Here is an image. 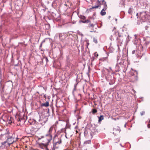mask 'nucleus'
I'll return each instance as SVG.
<instances>
[{"label": "nucleus", "mask_w": 150, "mask_h": 150, "mask_svg": "<svg viewBox=\"0 0 150 150\" xmlns=\"http://www.w3.org/2000/svg\"><path fill=\"white\" fill-rule=\"evenodd\" d=\"M140 21H137V24L140 25L142 22L147 21L150 18V13L146 11L140 12L139 13Z\"/></svg>", "instance_id": "f257e3e1"}, {"label": "nucleus", "mask_w": 150, "mask_h": 150, "mask_svg": "<svg viewBox=\"0 0 150 150\" xmlns=\"http://www.w3.org/2000/svg\"><path fill=\"white\" fill-rule=\"evenodd\" d=\"M114 73H112L110 74L108 69H107L105 74V78L106 81L109 82V84L112 85L114 84L115 82V78L114 76Z\"/></svg>", "instance_id": "f03ea898"}, {"label": "nucleus", "mask_w": 150, "mask_h": 150, "mask_svg": "<svg viewBox=\"0 0 150 150\" xmlns=\"http://www.w3.org/2000/svg\"><path fill=\"white\" fill-rule=\"evenodd\" d=\"M45 138V140L43 141L46 142L45 143H40V147L42 149H45V150H49L47 148V146L52 139V135L50 134H46Z\"/></svg>", "instance_id": "7ed1b4c3"}, {"label": "nucleus", "mask_w": 150, "mask_h": 150, "mask_svg": "<svg viewBox=\"0 0 150 150\" xmlns=\"http://www.w3.org/2000/svg\"><path fill=\"white\" fill-rule=\"evenodd\" d=\"M120 57L117 56V64L116 66V67L118 69H120V70H121L120 68V66H122V67L124 68V69H122V71L123 72H125L127 70V69L126 68V66L123 65V64L124 63V60H122L121 59H120Z\"/></svg>", "instance_id": "20e7f679"}, {"label": "nucleus", "mask_w": 150, "mask_h": 150, "mask_svg": "<svg viewBox=\"0 0 150 150\" xmlns=\"http://www.w3.org/2000/svg\"><path fill=\"white\" fill-rule=\"evenodd\" d=\"M59 36V39L60 41L63 43L65 42L66 36L64 34L62 33H57L56 34V36Z\"/></svg>", "instance_id": "39448f33"}, {"label": "nucleus", "mask_w": 150, "mask_h": 150, "mask_svg": "<svg viewBox=\"0 0 150 150\" xmlns=\"http://www.w3.org/2000/svg\"><path fill=\"white\" fill-rule=\"evenodd\" d=\"M46 121H45L44 120H42L41 119H40L39 120V122H37L35 120L34 121V124H37V125H39L40 124L41 125V126H39V127H41V126H43L46 123Z\"/></svg>", "instance_id": "423d86ee"}, {"label": "nucleus", "mask_w": 150, "mask_h": 150, "mask_svg": "<svg viewBox=\"0 0 150 150\" xmlns=\"http://www.w3.org/2000/svg\"><path fill=\"white\" fill-rule=\"evenodd\" d=\"M14 141V138L12 137H10L7 139V142L8 146L13 144Z\"/></svg>", "instance_id": "0eeeda50"}, {"label": "nucleus", "mask_w": 150, "mask_h": 150, "mask_svg": "<svg viewBox=\"0 0 150 150\" xmlns=\"http://www.w3.org/2000/svg\"><path fill=\"white\" fill-rule=\"evenodd\" d=\"M49 105V103L48 101H46V103H42L41 104V107L45 106L46 107H47Z\"/></svg>", "instance_id": "6e6552de"}, {"label": "nucleus", "mask_w": 150, "mask_h": 150, "mask_svg": "<svg viewBox=\"0 0 150 150\" xmlns=\"http://www.w3.org/2000/svg\"><path fill=\"white\" fill-rule=\"evenodd\" d=\"M90 21L89 20H81L79 21V23H88L89 22H90Z\"/></svg>", "instance_id": "1a4fd4ad"}, {"label": "nucleus", "mask_w": 150, "mask_h": 150, "mask_svg": "<svg viewBox=\"0 0 150 150\" xmlns=\"http://www.w3.org/2000/svg\"><path fill=\"white\" fill-rule=\"evenodd\" d=\"M106 10H105L104 9H103L100 12V13L101 16H104L106 14V12L105 11Z\"/></svg>", "instance_id": "9d476101"}, {"label": "nucleus", "mask_w": 150, "mask_h": 150, "mask_svg": "<svg viewBox=\"0 0 150 150\" xmlns=\"http://www.w3.org/2000/svg\"><path fill=\"white\" fill-rule=\"evenodd\" d=\"M98 122L101 121L104 119L103 115H100V117H98Z\"/></svg>", "instance_id": "9b49d317"}, {"label": "nucleus", "mask_w": 150, "mask_h": 150, "mask_svg": "<svg viewBox=\"0 0 150 150\" xmlns=\"http://www.w3.org/2000/svg\"><path fill=\"white\" fill-rule=\"evenodd\" d=\"M102 4L103 6V9H104L105 10H106L107 8V6L106 4V2H104L103 4Z\"/></svg>", "instance_id": "f8f14e48"}, {"label": "nucleus", "mask_w": 150, "mask_h": 150, "mask_svg": "<svg viewBox=\"0 0 150 150\" xmlns=\"http://www.w3.org/2000/svg\"><path fill=\"white\" fill-rule=\"evenodd\" d=\"M50 28V26L49 24H46L45 25V29L46 30H49Z\"/></svg>", "instance_id": "ddd939ff"}, {"label": "nucleus", "mask_w": 150, "mask_h": 150, "mask_svg": "<svg viewBox=\"0 0 150 150\" xmlns=\"http://www.w3.org/2000/svg\"><path fill=\"white\" fill-rule=\"evenodd\" d=\"M113 130L114 131H118L119 133L121 131V129L119 127H118L117 128H114Z\"/></svg>", "instance_id": "4468645a"}, {"label": "nucleus", "mask_w": 150, "mask_h": 150, "mask_svg": "<svg viewBox=\"0 0 150 150\" xmlns=\"http://www.w3.org/2000/svg\"><path fill=\"white\" fill-rule=\"evenodd\" d=\"M61 131L62 132H64L65 133V137L66 138H67V132H66V128H62V129H61Z\"/></svg>", "instance_id": "2eb2a0df"}, {"label": "nucleus", "mask_w": 150, "mask_h": 150, "mask_svg": "<svg viewBox=\"0 0 150 150\" xmlns=\"http://www.w3.org/2000/svg\"><path fill=\"white\" fill-rule=\"evenodd\" d=\"M43 58L44 59V60H45V65H46V64H47V63L49 61L47 57H45V56H44Z\"/></svg>", "instance_id": "dca6fc26"}, {"label": "nucleus", "mask_w": 150, "mask_h": 150, "mask_svg": "<svg viewBox=\"0 0 150 150\" xmlns=\"http://www.w3.org/2000/svg\"><path fill=\"white\" fill-rule=\"evenodd\" d=\"M128 13L129 14H132V9L130 8L128 11Z\"/></svg>", "instance_id": "f3484780"}, {"label": "nucleus", "mask_w": 150, "mask_h": 150, "mask_svg": "<svg viewBox=\"0 0 150 150\" xmlns=\"http://www.w3.org/2000/svg\"><path fill=\"white\" fill-rule=\"evenodd\" d=\"M120 4L122 6H125V0H121V1L120 2Z\"/></svg>", "instance_id": "a211bd4d"}, {"label": "nucleus", "mask_w": 150, "mask_h": 150, "mask_svg": "<svg viewBox=\"0 0 150 150\" xmlns=\"http://www.w3.org/2000/svg\"><path fill=\"white\" fill-rule=\"evenodd\" d=\"M96 23H95L94 24H91L90 23L89 25L88 26V27L89 28H93L94 26L96 25Z\"/></svg>", "instance_id": "6ab92c4d"}, {"label": "nucleus", "mask_w": 150, "mask_h": 150, "mask_svg": "<svg viewBox=\"0 0 150 150\" xmlns=\"http://www.w3.org/2000/svg\"><path fill=\"white\" fill-rule=\"evenodd\" d=\"M53 129V127L51 126L50 127V129L48 131V132L49 133V134H48V135H49V134L51 135L50 134V132L52 131Z\"/></svg>", "instance_id": "aec40b11"}, {"label": "nucleus", "mask_w": 150, "mask_h": 150, "mask_svg": "<svg viewBox=\"0 0 150 150\" xmlns=\"http://www.w3.org/2000/svg\"><path fill=\"white\" fill-rule=\"evenodd\" d=\"M91 140H88L85 141L84 143V144H90L91 143Z\"/></svg>", "instance_id": "412c9836"}, {"label": "nucleus", "mask_w": 150, "mask_h": 150, "mask_svg": "<svg viewBox=\"0 0 150 150\" xmlns=\"http://www.w3.org/2000/svg\"><path fill=\"white\" fill-rule=\"evenodd\" d=\"M99 6L98 5V6H92L91 8H90L89 9V10H91L93 9L94 8H97Z\"/></svg>", "instance_id": "4be33fe9"}, {"label": "nucleus", "mask_w": 150, "mask_h": 150, "mask_svg": "<svg viewBox=\"0 0 150 150\" xmlns=\"http://www.w3.org/2000/svg\"><path fill=\"white\" fill-rule=\"evenodd\" d=\"M78 84V83H75L74 85V91H75L76 90V86Z\"/></svg>", "instance_id": "5701e85b"}, {"label": "nucleus", "mask_w": 150, "mask_h": 150, "mask_svg": "<svg viewBox=\"0 0 150 150\" xmlns=\"http://www.w3.org/2000/svg\"><path fill=\"white\" fill-rule=\"evenodd\" d=\"M44 59L43 58L41 59V61L40 62V64H41L42 65L44 63V62H45V61H44Z\"/></svg>", "instance_id": "b1692460"}, {"label": "nucleus", "mask_w": 150, "mask_h": 150, "mask_svg": "<svg viewBox=\"0 0 150 150\" xmlns=\"http://www.w3.org/2000/svg\"><path fill=\"white\" fill-rule=\"evenodd\" d=\"M97 112V110L96 109H93L92 110V112L93 114H94Z\"/></svg>", "instance_id": "393cba45"}, {"label": "nucleus", "mask_w": 150, "mask_h": 150, "mask_svg": "<svg viewBox=\"0 0 150 150\" xmlns=\"http://www.w3.org/2000/svg\"><path fill=\"white\" fill-rule=\"evenodd\" d=\"M81 18L83 20H85L86 17L84 16H81Z\"/></svg>", "instance_id": "a878e982"}, {"label": "nucleus", "mask_w": 150, "mask_h": 150, "mask_svg": "<svg viewBox=\"0 0 150 150\" xmlns=\"http://www.w3.org/2000/svg\"><path fill=\"white\" fill-rule=\"evenodd\" d=\"M93 42L96 43H97L98 42L97 40V39L95 38H94L93 39Z\"/></svg>", "instance_id": "bb28decb"}, {"label": "nucleus", "mask_w": 150, "mask_h": 150, "mask_svg": "<svg viewBox=\"0 0 150 150\" xmlns=\"http://www.w3.org/2000/svg\"><path fill=\"white\" fill-rule=\"evenodd\" d=\"M141 115L142 116L144 115L145 114V112L144 111H142L140 112Z\"/></svg>", "instance_id": "cd10ccee"}, {"label": "nucleus", "mask_w": 150, "mask_h": 150, "mask_svg": "<svg viewBox=\"0 0 150 150\" xmlns=\"http://www.w3.org/2000/svg\"><path fill=\"white\" fill-rule=\"evenodd\" d=\"M94 56L95 57H97L98 55V54H97V53L96 52H95V53H94Z\"/></svg>", "instance_id": "c85d7f7f"}, {"label": "nucleus", "mask_w": 150, "mask_h": 150, "mask_svg": "<svg viewBox=\"0 0 150 150\" xmlns=\"http://www.w3.org/2000/svg\"><path fill=\"white\" fill-rule=\"evenodd\" d=\"M6 143H7V140H6V141H5V142H3L2 143V144L3 145H5V144Z\"/></svg>", "instance_id": "c756f323"}, {"label": "nucleus", "mask_w": 150, "mask_h": 150, "mask_svg": "<svg viewBox=\"0 0 150 150\" xmlns=\"http://www.w3.org/2000/svg\"><path fill=\"white\" fill-rule=\"evenodd\" d=\"M97 1H98V4H100V5L102 4V3H101L100 1L99 0H97Z\"/></svg>", "instance_id": "7c9ffc66"}, {"label": "nucleus", "mask_w": 150, "mask_h": 150, "mask_svg": "<svg viewBox=\"0 0 150 150\" xmlns=\"http://www.w3.org/2000/svg\"><path fill=\"white\" fill-rule=\"evenodd\" d=\"M58 143L59 144H60V143H61V140L60 139V141H58V142H56V144L57 143Z\"/></svg>", "instance_id": "2f4dec72"}, {"label": "nucleus", "mask_w": 150, "mask_h": 150, "mask_svg": "<svg viewBox=\"0 0 150 150\" xmlns=\"http://www.w3.org/2000/svg\"><path fill=\"white\" fill-rule=\"evenodd\" d=\"M43 137H44V136H41V137L40 138H39L38 139L39 140L40 139H41L43 138Z\"/></svg>", "instance_id": "473e14b6"}, {"label": "nucleus", "mask_w": 150, "mask_h": 150, "mask_svg": "<svg viewBox=\"0 0 150 150\" xmlns=\"http://www.w3.org/2000/svg\"><path fill=\"white\" fill-rule=\"evenodd\" d=\"M100 1L102 2V4H103L104 2H106L104 0H102Z\"/></svg>", "instance_id": "72a5a7b5"}, {"label": "nucleus", "mask_w": 150, "mask_h": 150, "mask_svg": "<svg viewBox=\"0 0 150 150\" xmlns=\"http://www.w3.org/2000/svg\"><path fill=\"white\" fill-rule=\"evenodd\" d=\"M55 15H56L54 13H53V14L52 15V16L54 18H55V17H54V16H55Z\"/></svg>", "instance_id": "f704fd0d"}, {"label": "nucleus", "mask_w": 150, "mask_h": 150, "mask_svg": "<svg viewBox=\"0 0 150 150\" xmlns=\"http://www.w3.org/2000/svg\"><path fill=\"white\" fill-rule=\"evenodd\" d=\"M135 50H134L132 51V54H134L135 53Z\"/></svg>", "instance_id": "c9c22d12"}, {"label": "nucleus", "mask_w": 150, "mask_h": 150, "mask_svg": "<svg viewBox=\"0 0 150 150\" xmlns=\"http://www.w3.org/2000/svg\"><path fill=\"white\" fill-rule=\"evenodd\" d=\"M42 43H41L40 45V47H39L40 49L42 47Z\"/></svg>", "instance_id": "e433bc0d"}, {"label": "nucleus", "mask_w": 150, "mask_h": 150, "mask_svg": "<svg viewBox=\"0 0 150 150\" xmlns=\"http://www.w3.org/2000/svg\"><path fill=\"white\" fill-rule=\"evenodd\" d=\"M147 127L148 128H150V124H148L147 125Z\"/></svg>", "instance_id": "4c0bfd02"}, {"label": "nucleus", "mask_w": 150, "mask_h": 150, "mask_svg": "<svg viewBox=\"0 0 150 150\" xmlns=\"http://www.w3.org/2000/svg\"><path fill=\"white\" fill-rule=\"evenodd\" d=\"M136 16H137V18H138V17H139V15L138 13H137L136 14Z\"/></svg>", "instance_id": "58836bf2"}, {"label": "nucleus", "mask_w": 150, "mask_h": 150, "mask_svg": "<svg viewBox=\"0 0 150 150\" xmlns=\"http://www.w3.org/2000/svg\"><path fill=\"white\" fill-rule=\"evenodd\" d=\"M74 90H73V91H72V94L73 96L74 97L75 96V95H74Z\"/></svg>", "instance_id": "ea45409f"}, {"label": "nucleus", "mask_w": 150, "mask_h": 150, "mask_svg": "<svg viewBox=\"0 0 150 150\" xmlns=\"http://www.w3.org/2000/svg\"><path fill=\"white\" fill-rule=\"evenodd\" d=\"M45 42V40H44L42 41V42L41 43H42V44L44 42Z\"/></svg>", "instance_id": "a19ab883"}, {"label": "nucleus", "mask_w": 150, "mask_h": 150, "mask_svg": "<svg viewBox=\"0 0 150 150\" xmlns=\"http://www.w3.org/2000/svg\"><path fill=\"white\" fill-rule=\"evenodd\" d=\"M18 65V64H17L14 65L15 66L17 67Z\"/></svg>", "instance_id": "79ce46f5"}, {"label": "nucleus", "mask_w": 150, "mask_h": 150, "mask_svg": "<svg viewBox=\"0 0 150 150\" xmlns=\"http://www.w3.org/2000/svg\"><path fill=\"white\" fill-rule=\"evenodd\" d=\"M132 91H133L134 93L136 92V91H135L134 90H132Z\"/></svg>", "instance_id": "37998d69"}, {"label": "nucleus", "mask_w": 150, "mask_h": 150, "mask_svg": "<svg viewBox=\"0 0 150 150\" xmlns=\"http://www.w3.org/2000/svg\"><path fill=\"white\" fill-rule=\"evenodd\" d=\"M95 58V57L94 56V57H93V60H94V59Z\"/></svg>", "instance_id": "c03bdc74"}, {"label": "nucleus", "mask_w": 150, "mask_h": 150, "mask_svg": "<svg viewBox=\"0 0 150 150\" xmlns=\"http://www.w3.org/2000/svg\"><path fill=\"white\" fill-rule=\"evenodd\" d=\"M126 123H125L124 125V127H126Z\"/></svg>", "instance_id": "a18cd8bd"}, {"label": "nucleus", "mask_w": 150, "mask_h": 150, "mask_svg": "<svg viewBox=\"0 0 150 150\" xmlns=\"http://www.w3.org/2000/svg\"><path fill=\"white\" fill-rule=\"evenodd\" d=\"M78 78V75H77V78H76V82H77V79Z\"/></svg>", "instance_id": "49530a36"}, {"label": "nucleus", "mask_w": 150, "mask_h": 150, "mask_svg": "<svg viewBox=\"0 0 150 150\" xmlns=\"http://www.w3.org/2000/svg\"><path fill=\"white\" fill-rule=\"evenodd\" d=\"M110 17H111L110 16H109L108 17V18L109 19L110 18Z\"/></svg>", "instance_id": "de8ad7c7"}, {"label": "nucleus", "mask_w": 150, "mask_h": 150, "mask_svg": "<svg viewBox=\"0 0 150 150\" xmlns=\"http://www.w3.org/2000/svg\"><path fill=\"white\" fill-rule=\"evenodd\" d=\"M108 58L107 57H105V58H104V59H105L104 60H105V59H107Z\"/></svg>", "instance_id": "09e8293b"}, {"label": "nucleus", "mask_w": 150, "mask_h": 150, "mask_svg": "<svg viewBox=\"0 0 150 150\" xmlns=\"http://www.w3.org/2000/svg\"><path fill=\"white\" fill-rule=\"evenodd\" d=\"M120 144V146H121L122 147H124V146H122V144Z\"/></svg>", "instance_id": "8fccbe9b"}, {"label": "nucleus", "mask_w": 150, "mask_h": 150, "mask_svg": "<svg viewBox=\"0 0 150 150\" xmlns=\"http://www.w3.org/2000/svg\"><path fill=\"white\" fill-rule=\"evenodd\" d=\"M78 96H81V94H78Z\"/></svg>", "instance_id": "3c124183"}, {"label": "nucleus", "mask_w": 150, "mask_h": 150, "mask_svg": "<svg viewBox=\"0 0 150 150\" xmlns=\"http://www.w3.org/2000/svg\"><path fill=\"white\" fill-rule=\"evenodd\" d=\"M54 150V147H53V148L52 149V150Z\"/></svg>", "instance_id": "603ef678"}, {"label": "nucleus", "mask_w": 150, "mask_h": 150, "mask_svg": "<svg viewBox=\"0 0 150 150\" xmlns=\"http://www.w3.org/2000/svg\"><path fill=\"white\" fill-rule=\"evenodd\" d=\"M115 21H117V18H116V19H115Z\"/></svg>", "instance_id": "864d4df0"}, {"label": "nucleus", "mask_w": 150, "mask_h": 150, "mask_svg": "<svg viewBox=\"0 0 150 150\" xmlns=\"http://www.w3.org/2000/svg\"><path fill=\"white\" fill-rule=\"evenodd\" d=\"M77 127V126H76L75 127V129H76V127Z\"/></svg>", "instance_id": "5fc2aeb1"}, {"label": "nucleus", "mask_w": 150, "mask_h": 150, "mask_svg": "<svg viewBox=\"0 0 150 150\" xmlns=\"http://www.w3.org/2000/svg\"><path fill=\"white\" fill-rule=\"evenodd\" d=\"M136 35H134V36H135V38H136Z\"/></svg>", "instance_id": "6e6d98bb"}, {"label": "nucleus", "mask_w": 150, "mask_h": 150, "mask_svg": "<svg viewBox=\"0 0 150 150\" xmlns=\"http://www.w3.org/2000/svg\"><path fill=\"white\" fill-rule=\"evenodd\" d=\"M129 36H128L127 37V39L128 38H129Z\"/></svg>", "instance_id": "4d7b16f0"}, {"label": "nucleus", "mask_w": 150, "mask_h": 150, "mask_svg": "<svg viewBox=\"0 0 150 150\" xmlns=\"http://www.w3.org/2000/svg\"><path fill=\"white\" fill-rule=\"evenodd\" d=\"M81 36H83V34H81Z\"/></svg>", "instance_id": "13d9d810"}, {"label": "nucleus", "mask_w": 150, "mask_h": 150, "mask_svg": "<svg viewBox=\"0 0 150 150\" xmlns=\"http://www.w3.org/2000/svg\"><path fill=\"white\" fill-rule=\"evenodd\" d=\"M90 32H93V31H90Z\"/></svg>", "instance_id": "bf43d9fd"}, {"label": "nucleus", "mask_w": 150, "mask_h": 150, "mask_svg": "<svg viewBox=\"0 0 150 150\" xmlns=\"http://www.w3.org/2000/svg\"><path fill=\"white\" fill-rule=\"evenodd\" d=\"M116 33V32H115V31L114 32V33Z\"/></svg>", "instance_id": "052dcab7"}, {"label": "nucleus", "mask_w": 150, "mask_h": 150, "mask_svg": "<svg viewBox=\"0 0 150 150\" xmlns=\"http://www.w3.org/2000/svg\"><path fill=\"white\" fill-rule=\"evenodd\" d=\"M117 140H118V141H119V139L118 138V139H117Z\"/></svg>", "instance_id": "680f3d73"}, {"label": "nucleus", "mask_w": 150, "mask_h": 150, "mask_svg": "<svg viewBox=\"0 0 150 150\" xmlns=\"http://www.w3.org/2000/svg\"><path fill=\"white\" fill-rule=\"evenodd\" d=\"M70 127H67V128H69Z\"/></svg>", "instance_id": "e2e57ef3"}, {"label": "nucleus", "mask_w": 150, "mask_h": 150, "mask_svg": "<svg viewBox=\"0 0 150 150\" xmlns=\"http://www.w3.org/2000/svg\"><path fill=\"white\" fill-rule=\"evenodd\" d=\"M149 122L150 123V120H149Z\"/></svg>", "instance_id": "0e129e2a"}, {"label": "nucleus", "mask_w": 150, "mask_h": 150, "mask_svg": "<svg viewBox=\"0 0 150 150\" xmlns=\"http://www.w3.org/2000/svg\"><path fill=\"white\" fill-rule=\"evenodd\" d=\"M113 134H114V132H113Z\"/></svg>", "instance_id": "69168bd1"}, {"label": "nucleus", "mask_w": 150, "mask_h": 150, "mask_svg": "<svg viewBox=\"0 0 150 150\" xmlns=\"http://www.w3.org/2000/svg\"><path fill=\"white\" fill-rule=\"evenodd\" d=\"M20 121V119H19L18 121Z\"/></svg>", "instance_id": "338daca9"}, {"label": "nucleus", "mask_w": 150, "mask_h": 150, "mask_svg": "<svg viewBox=\"0 0 150 150\" xmlns=\"http://www.w3.org/2000/svg\"><path fill=\"white\" fill-rule=\"evenodd\" d=\"M76 132L77 133V132H78V131H76Z\"/></svg>", "instance_id": "774afa93"}]
</instances>
